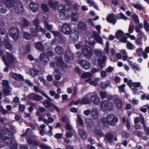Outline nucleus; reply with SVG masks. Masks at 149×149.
I'll use <instances>...</instances> for the list:
<instances>
[{
    "label": "nucleus",
    "mask_w": 149,
    "mask_h": 149,
    "mask_svg": "<svg viewBox=\"0 0 149 149\" xmlns=\"http://www.w3.org/2000/svg\"><path fill=\"white\" fill-rule=\"evenodd\" d=\"M0 137L3 139L7 144H11V149H16L17 144L15 139L11 135L9 134L10 132L7 129H2L0 127Z\"/></svg>",
    "instance_id": "f257e3e1"
},
{
    "label": "nucleus",
    "mask_w": 149,
    "mask_h": 149,
    "mask_svg": "<svg viewBox=\"0 0 149 149\" xmlns=\"http://www.w3.org/2000/svg\"><path fill=\"white\" fill-rule=\"evenodd\" d=\"M2 60L6 66H9L10 64L18 62L16 57L12 54L8 52L5 56H3Z\"/></svg>",
    "instance_id": "f03ea898"
},
{
    "label": "nucleus",
    "mask_w": 149,
    "mask_h": 149,
    "mask_svg": "<svg viewBox=\"0 0 149 149\" xmlns=\"http://www.w3.org/2000/svg\"><path fill=\"white\" fill-rule=\"evenodd\" d=\"M50 66L51 68H54L55 71L58 73H61V70L62 69L61 68L62 66L64 68L67 67V65L63 63L61 58H59L58 59L57 61L55 63L53 62L50 63Z\"/></svg>",
    "instance_id": "7ed1b4c3"
},
{
    "label": "nucleus",
    "mask_w": 149,
    "mask_h": 149,
    "mask_svg": "<svg viewBox=\"0 0 149 149\" xmlns=\"http://www.w3.org/2000/svg\"><path fill=\"white\" fill-rule=\"evenodd\" d=\"M105 118L107 124L112 126L116 125L118 121L117 116L112 113L108 114Z\"/></svg>",
    "instance_id": "20e7f679"
},
{
    "label": "nucleus",
    "mask_w": 149,
    "mask_h": 149,
    "mask_svg": "<svg viewBox=\"0 0 149 149\" xmlns=\"http://www.w3.org/2000/svg\"><path fill=\"white\" fill-rule=\"evenodd\" d=\"M19 31L18 29L15 28H12L9 30L10 35L15 41L17 40L19 37Z\"/></svg>",
    "instance_id": "39448f33"
},
{
    "label": "nucleus",
    "mask_w": 149,
    "mask_h": 149,
    "mask_svg": "<svg viewBox=\"0 0 149 149\" xmlns=\"http://www.w3.org/2000/svg\"><path fill=\"white\" fill-rule=\"evenodd\" d=\"M30 129H28L26 130V132L25 134L24 135H28L29 136H30V137L28 139L27 141L30 144H31L33 145H38V143L36 141L32 140L31 139L33 138V137H34V138L35 139H36L37 138V136H33V133L32 132H31L29 133V134L28 133L29 132H30Z\"/></svg>",
    "instance_id": "423d86ee"
},
{
    "label": "nucleus",
    "mask_w": 149,
    "mask_h": 149,
    "mask_svg": "<svg viewBox=\"0 0 149 149\" xmlns=\"http://www.w3.org/2000/svg\"><path fill=\"white\" fill-rule=\"evenodd\" d=\"M82 52L84 55L87 58H90L93 54V50L88 45H84L82 49Z\"/></svg>",
    "instance_id": "0eeeda50"
},
{
    "label": "nucleus",
    "mask_w": 149,
    "mask_h": 149,
    "mask_svg": "<svg viewBox=\"0 0 149 149\" xmlns=\"http://www.w3.org/2000/svg\"><path fill=\"white\" fill-rule=\"evenodd\" d=\"M3 83L4 86L3 91L4 94L6 95H10L12 90L9 86L8 81L6 80H3Z\"/></svg>",
    "instance_id": "6e6552de"
},
{
    "label": "nucleus",
    "mask_w": 149,
    "mask_h": 149,
    "mask_svg": "<svg viewBox=\"0 0 149 149\" xmlns=\"http://www.w3.org/2000/svg\"><path fill=\"white\" fill-rule=\"evenodd\" d=\"M100 106L102 110L103 111H106L108 110H111L113 107L114 106H109L108 102L106 100L103 101L101 103Z\"/></svg>",
    "instance_id": "1a4fd4ad"
},
{
    "label": "nucleus",
    "mask_w": 149,
    "mask_h": 149,
    "mask_svg": "<svg viewBox=\"0 0 149 149\" xmlns=\"http://www.w3.org/2000/svg\"><path fill=\"white\" fill-rule=\"evenodd\" d=\"M61 31L67 35L70 34L72 32L70 24L68 23H65L62 26Z\"/></svg>",
    "instance_id": "9d476101"
},
{
    "label": "nucleus",
    "mask_w": 149,
    "mask_h": 149,
    "mask_svg": "<svg viewBox=\"0 0 149 149\" xmlns=\"http://www.w3.org/2000/svg\"><path fill=\"white\" fill-rule=\"evenodd\" d=\"M90 94V100L92 102L96 105H98L100 103V99L97 95L95 93Z\"/></svg>",
    "instance_id": "9b49d317"
},
{
    "label": "nucleus",
    "mask_w": 149,
    "mask_h": 149,
    "mask_svg": "<svg viewBox=\"0 0 149 149\" xmlns=\"http://www.w3.org/2000/svg\"><path fill=\"white\" fill-rule=\"evenodd\" d=\"M8 36L5 29L3 28H0V41L4 42L7 41Z\"/></svg>",
    "instance_id": "f8f14e48"
},
{
    "label": "nucleus",
    "mask_w": 149,
    "mask_h": 149,
    "mask_svg": "<svg viewBox=\"0 0 149 149\" xmlns=\"http://www.w3.org/2000/svg\"><path fill=\"white\" fill-rule=\"evenodd\" d=\"M102 59L100 58H99L98 59L97 68L99 70H102L104 67V66L103 64L105 63L107 59V57L105 55H103L102 56Z\"/></svg>",
    "instance_id": "ddd939ff"
},
{
    "label": "nucleus",
    "mask_w": 149,
    "mask_h": 149,
    "mask_svg": "<svg viewBox=\"0 0 149 149\" xmlns=\"http://www.w3.org/2000/svg\"><path fill=\"white\" fill-rule=\"evenodd\" d=\"M40 94L46 97L48 99L47 100H44L42 102L43 105L45 107L49 109L51 106V104L50 102H51L52 99L49 98L43 92L40 91Z\"/></svg>",
    "instance_id": "4468645a"
},
{
    "label": "nucleus",
    "mask_w": 149,
    "mask_h": 149,
    "mask_svg": "<svg viewBox=\"0 0 149 149\" xmlns=\"http://www.w3.org/2000/svg\"><path fill=\"white\" fill-rule=\"evenodd\" d=\"M3 2L5 4V6L6 7L11 8L13 9L15 6L16 3L15 0H2Z\"/></svg>",
    "instance_id": "2eb2a0df"
},
{
    "label": "nucleus",
    "mask_w": 149,
    "mask_h": 149,
    "mask_svg": "<svg viewBox=\"0 0 149 149\" xmlns=\"http://www.w3.org/2000/svg\"><path fill=\"white\" fill-rule=\"evenodd\" d=\"M116 16L113 13H110L108 15L106 18L107 21L114 24L116 22Z\"/></svg>",
    "instance_id": "dca6fc26"
},
{
    "label": "nucleus",
    "mask_w": 149,
    "mask_h": 149,
    "mask_svg": "<svg viewBox=\"0 0 149 149\" xmlns=\"http://www.w3.org/2000/svg\"><path fill=\"white\" fill-rule=\"evenodd\" d=\"M78 62L81 66L85 70L89 69L90 68V65L89 63L86 60H79Z\"/></svg>",
    "instance_id": "f3484780"
},
{
    "label": "nucleus",
    "mask_w": 149,
    "mask_h": 149,
    "mask_svg": "<svg viewBox=\"0 0 149 149\" xmlns=\"http://www.w3.org/2000/svg\"><path fill=\"white\" fill-rule=\"evenodd\" d=\"M13 9L18 13H22L24 10V8L22 4L20 2H19L16 3Z\"/></svg>",
    "instance_id": "a211bd4d"
},
{
    "label": "nucleus",
    "mask_w": 149,
    "mask_h": 149,
    "mask_svg": "<svg viewBox=\"0 0 149 149\" xmlns=\"http://www.w3.org/2000/svg\"><path fill=\"white\" fill-rule=\"evenodd\" d=\"M28 97L29 99L33 100L36 101H39L43 99L42 96L34 93L30 94L28 95Z\"/></svg>",
    "instance_id": "6ab92c4d"
},
{
    "label": "nucleus",
    "mask_w": 149,
    "mask_h": 149,
    "mask_svg": "<svg viewBox=\"0 0 149 149\" xmlns=\"http://www.w3.org/2000/svg\"><path fill=\"white\" fill-rule=\"evenodd\" d=\"M74 54L70 50H68L65 54V59L66 62H69L70 60L73 59Z\"/></svg>",
    "instance_id": "aec40b11"
},
{
    "label": "nucleus",
    "mask_w": 149,
    "mask_h": 149,
    "mask_svg": "<svg viewBox=\"0 0 149 149\" xmlns=\"http://www.w3.org/2000/svg\"><path fill=\"white\" fill-rule=\"evenodd\" d=\"M29 6L30 9L33 12H36L38 10V4L36 2L33 1H31Z\"/></svg>",
    "instance_id": "412c9836"
},
{
    "label": "nucleus",
    "mask_w": 149,
    "mask_h": 149,
    "mask_svg": "<svg viewBox=\"0 0 149 149\" xmlns=\"http://www.w3.org/2000/svg\"><path fill=\"white\" fill-rule=\"evenodd\" d=\"M106 119L105 117H103L101 119L99 120L97 122L98 126L101 127L107 126L108 124Z\"/></svg>",
    "instance_id": "4be33fe9"
},
{
    "label": "nucleus",
    "mask_w": 149,
    "mask_h": 149,
    "mask_svg": "<svg viewBox=\"0 0 149 149\" xmlns=\"http://www.w3.org/2000/svg\"><path fill=\"white\" fill-rule=\"evenodd\" d=\"M90 95V94L88 93L81 100L80 103L81 104L90 103L91 101L89 98Z\"/></svg>",
    "instance_id": "5701e85b"
},
{
    "label": "nucleus",
    "mask_w": 149,
    "mask_h": 149,
    "mask_svg": "<svg viewBox=\"0 0 149 149\" xmlns=\"http://www.w3.org/2000/svg\"><path fill=\"white\" fill-rule=\"evenodd\" d=\"M100 79L99 78H97L95 80L91 81V79L90 78H88L86 80V82H88L90 84L94 86L97 87L98 85V82Z\"/></svg>",
    "instance_id": "b1692460"
},
{
    "label": "nucleus",
    "mask_w": 149,
    "mask_h": 149,
    "mask_svg": "<svg viewBox=\"0 0 149 149\" xmlns=\"http://www.w3.org/2000/svg\"><path fill=\"white\" fill-rule=\"evenodd\" d=\"M10 75L16 80L22 81L24 80L23 76L20 74H17L11 72L10 73Z\"/></svg>",
    "instance_id": "393cba45"
},
{
    "label": "nucleus",
    "mask_w": 149,
    "mask_h": 149,
    "mask_svg": "<svg viewBox=\"0 0 149 149\" xmlns=\"http://www.w3.org/2000/svg\"><path fill=\"white\" fill-rule=\"evenodd\" d=\"M132 57H129L128 59V61L129 63V65L134 70H136L137 71H139L140 70L139 66L138 64L135 63H132V62L129 60L130 58H132Z\"/></svg>",
    "instance_id": "a878e982"
},
{
    "label": "nucleus",
    "mask_w": 149,
    "mask_h": 149,
    "mask_svg": "<svg viewBox=\"0 0 149 149\" xmlns=\"http://www.w3.org/2000/svg\"><path fill=\"white\" fill-rule=\"evenodd\" d=\"M59 3V1L56 0H49L48 2L49 6L53 9L56 8Z\"/></svg>",
    "instance_id": "bb28decb"
},
{
    "label": "nucleus",
    "mask_w": 149,
    "mask_h": 149,
    "mask_svg": "<svg viewBox=\"0 0 149 149\" xmlns=\"http://www.w3.org/2000/svg\"><path fill=\"white\" fill-rule=\"evenodd\" d=\"M91 115L92 118L93 119H97L99 116V112L98 110L96 109H93L91 112Z\"/></svg>",
    "instance_id": "cd10ccee"
},
{
    "label": "nucleus",
    "mask_w": 149,
    "mask_h": 149,
    "mask_svg": "<svg viewBox=\"0 0 149 149\" xmlns=\"http://www.w3.org/2000/svg\"><path fill=\"white\" fill-rule=\"evenodd\" d=\"M95 136L98 139L103 137L104 135V134L99 129H95L93 132Z\"/></svg>",
    "instance_id": "c85d7f7f"
},
{
    "label": "nucleus",
    "mask_w": 149,
    "mask_h": 149,
    "mask_svg": "<svg viewBox=\"0 0 149 149\" xmlns=\"http://www.w3.org/2000/svg\"><path fill=\"white\" fill-rule=\"evenodd\" d=\"M127 84L130 88L132 87L134 88H138L140 86L141 83L140 82H132L131 81H129Z\"/></svg>",
    "instance_id": "c756f323"
},
{
    "label": "nucleus",
    "mask_w": 149,
    "mask_h": 149,
    "mask_svg": "<svg viewBox=\"0 0 149 149\" xmlns=\"http://www.w3.org/2000/svg\"><path fill=\"white\" fill-rule=\"evenodd\" d=\"M93 33L95 39L96 41L100 44H103V42L102 38L99 36L97 35L95 32L94 31Z\"/></svg>",
    "instance_id": "7c9ffc66"
},
{
    "label": "nucleus",
    "mask_w": 149,
    "mask_h": 149,
    "mask_svg": "<svg viewBox=\"0 0 149 149\" xmlns=\"http://www.w3.org/2000/svg\"><path fill=\"white\" fill-rule=\"evenodd\" d=\"M70 15L68 14L61 13L59 15L60 18L62 20L68 19L70 17Z\"/></svg>",
    "instance_id": "2f4dec72"
},
{
    "label": "nucleus",
    "mask_w": 149,
    "mask_h": 149,
    "mask_svg": "<svg viewBox=\"0 0 149 149\" xmlns=\"http://www.w3.org/2000/svg\"><path fill=\"white\" fill-rule=\"evenodd\" d=\"M3 2H0V13H4L6 11V7Z\"/></svg>",
    "instance_id": "473e14b6"
},
{
    "label": "nucleus",
    "mask_w": 149,
    "mask_h": 149,
    "mask_svg": "<svg viewBox=\"0 0 149 149\" xmlns=\"http://www.w3.org/2000/svg\"><path fill=\"white\" fill-rule=\"evenodd\" d=\"M140 117L141 119V122H142V123L143 125L144 131L146 133V135H149V127H147L144 124V118L142 116H141Z\"/></svg>",
    "instance_id": "72a5a7b5"
},
{
    "label": "nucleus",
    "mask_w": 149,
    "mask_h": 149,
    "mask_svg": "<svg viewBox=\"0 0 149 149\" xmlns=\"http://www.w3.org/2000/svg\"><path fill=\"white\" fill-rule=\"evenodd\" d=\"M78 28L79 29L85 30L86 29V26L84 22L81 21L79 22L78 24Z\"/></svg>",
    "instance_id": "f704fd0d"
},
{
    "label": "nucleus",
    "mask_w": 149,
    "mask_h": 149,
    "mask_svg": "<svg viewBox=\"0 0 149 149\" xmlns=\"http://www.w3.org/2000/svg\"><path fill=\"white\" fill-rule=\"evenodd\" d=\"M40 58L41 61L43 62H48L49 60L47 56L44 53H42L40 55Z\"/></svg>",
    "instance_id": "c9c22d12"
},
{
    "label": "nucleus",
    "mask_w": 149,
    "mask_h": 149,
    "mask_svg": "<svg viewBox=\"0 0 149 149\" xmlns=\"http://www.w3.org/2000/svg\"><path fill=\"white\" fill-rule=\"evenodd\" d=\"M79 134L82 138L84 139H85L87 137V135L85 132L82 129H79L78 131Z\"/></svg>",
    "instance_id": "e433bc0d"
},
{
    "label": "nucleus",
    "mask_w": 149,
    "mask_h": 149,
    "mask_svg": "<svg viewBox=\"0 0 149 149\" xmlns=\"http://www.w3.org/2000/svg\"><path fill=\"white\" fill-rule=\"evenodd\" d=\"M86 123L88 128H91L94 125V124L91 118H88L85 120Z\"/></svg>",
    "instance_id": "4c0bfd02"
},
{
    "label": "nucleus",
    "mask_w": 149,
    "mask_h": 149,
    "mask_svg": "<svg viewBox=\"0 0 149 149\" xmlns=\"http://www.w3.org/2000/svg\"><path fill=\"white\" fill-rule=\"evenodd\" d=\"M79 17V14L77 13H73L71 15L72 20L75 22H77Z\"/></svg>",
    "instance_id": "58836bf2"
},
{
    "label": "nucleus",
    "mask_w": 149,
    "mask_h": 149,
    "mask_svg": "<svg viewBox=\"0 0 149 149\" xmlns=\"http://www.w3.org/2000/svg\"><path fill=\"white\" fill-rule=\"evenodd\" d=\"M114 102L116 103V106L119 109H120L122 108V102L121 101L118 99L115 100Z\"/></svg>",
    "instance_id": "ea45409f"
},
{
    "label": "nucleus",
    "mask_w": 149,
    "mask_h": 149,
    "mask_svg": "<svg viewBox=\"0 0 149 149\" xmlns=\"http://www.w3.org/2000/svg\"><path fill=\"white\" fill-rule=\"evenodd\" d=\"M55 50L56 53L59 54H63L64 51L63 47L60 46H57L55 49Z\"/></svg>",
    "instance_id": "a19ab883"
},
{
    "label": "nucleus",
    "mask_w": 149,
    "mask_h": 149,
    "mask_svg": "<svg viewBox=\"0 0 149 149\" xmlns=\"http://www.w3.org/2000/svg\"><path fill=\"white\" fill-rule=\"evenodd\" d=\"M30 73L32 77H34L38 74L39 71L33 69H31L30 70Z\"/></svg>",
    "instance_id": "79ce46f5"
},
{
    "label": "nucleus",
    "mask_w": 149,
    "mask_h": 149,
    "mask_svg": "<svg viewBox=\"0 0 149 149\" xmlns=\"http://www.w3.org/2000/svg\"><path fill=\"white\" fill-rule=\"evenodd\" d=\"M74 36H70L71 39L73 41H77L79 38V34L78 31H76L74 32Z\"/></svg>",
    "instance_id": "37998d69"
},
{
    "label": "nucleus",
    "mask_w": 149,
    "mask_h": 149,
    "mask_svg": "<svg viewBox=\"0 0 149 149\" xmlns=\"http://www.w3.org/2000/svg\"><path fill=\"white\" fill-rule=\"evenodd\" d=\"M110 84L109 81H106L105 82L101 83V85L102 88L105 89L107 88Z\"/></svg>",
    "instance_id": "c03bdc74"
},
{
    "label": "nucleus",
    "mask_w": 149,
    "mask_h": 149,
    "mask_svg": "<svg viewBox=\"0 0 149 149\" xmlns=\"http://www.w3.org/2000/svg\"><path fill=\"white\" fill-rule=\"evenodd\" d=\"M35 47L37 49L40 51H42L44 48L42 43L40 42H38L36 43Z\"/></svg>",
    "instance_id": "a18cd8bd"
},
{
    "label": "nucleus",
    "mask_w": 149,
    "mask_h": 149,
    "mask_svg": "<svg viewBox=\"0 0 149 149\" xmlns=\"http://www.w3.org/2000/svg\"><path fill=\"white\" fill-rule=\"evenodd\" d=\"M86 2L91 5L92 6L96 9L99 10L98 9L97 6L95 4L94 0H87Z\"/></svg>",
    "instance_id": "49530a36"
},
{
    "label": "nucleus",
    "mask_w": 149,
    "mask_h": 149,
    "mask_svg": "<svg viewBox=\"0 0 149 149\" xmlns=\"http://www.w3.org/2000/svg\"><path fill=\"white\" fill-rule=\"evenodd\" d=\"M126 46L128 49L131 50L135 49V46L132 43L129 41L127 42Z\"/></svg>",
    "instance_id": "de8ad7c7"
},
{
    "label": "nucleus",
    "mask_w": 149,
    "mask_h": 149,
    "mask_svg": "<svg viewBox=\"0 0 149 149\" xmlns=\"http://www.w3.org/2000/svg\"><path fill=\"white\" fill-rule=\"evenodd\" d=\"M36 29L37 32L41 31L43 33H45L46 32L45 30L42 28L40 25L36 26Z\"/></svg>",
    "instance_id": "09e8293b"
},
{
    "label": "nucleus",
    "mask_w": 149,
    "mask_h": 149,
    "mask_svg": "<svg viewBox=\"0 0 149 149\" xmlns=\"http://www.w3.org/2000/svg\"><path fill=\"white\" fill-rule=\"evenodd\" d=\"M58 9L60 12L63 13L65 11V5L59 4L58 7Z\"/></svg>",
    "instance_id": "8fccbe9b"
},
{
    "label": "nucleus",
    "mask_w": 149,
    "mask_h": 149,
    "mask_svg": "<svg viewBox=\"0 0 149 149\" xmlns=\"http://www.w3.org/2000/svg\"><path fill=\"white\" fill-rule=\"evenodd\" d=\"M124 34L123 32L121 30H118L116 33V37L117 39L120 38L121 36H123Z\"/></svg>",
    "instance_id": "3c124183"
},
{
    "label": "nucleus",
    "mask_w": 149,
    "mask_h": 149,
    "mask_svg": "<svg viewBox=\"0 0 149 149\" xmlns=\"http://www.w3.org/2000/svg\"><path fill=\"white\" fill-rule=\"evenodd\" d=\"M7 40V41H6L5 43H4V44L7 49H8L10 51H12L13 49V48L11 45L9 43L8 38Z\"/></svg>",
    "instance_id": "603ef678"
},
{
    "label": "nucleus",
    "mask_w": 149,
    "mask_h": 149,
    "mask_svg": "<svg viewBox=\"0 0 149 149\" xmlns=\"http://www.w3.org/2000/svg\"><path fill=\"white\" fill-rule=\"evenodd\" d=\"M126 86L125 84H123L120 86H118V88L119 89V91L120 92L124 93L125 92V88Z\"/></svg>",
    "instance_id": "864d4df0"
},
{
    "label": "nucleus",
    "mask_w": 149,
    "mask_h": 149,
    "mask_svg": "<svg viewBox=\"0 0 149 149\" xmlns=\"http://www.w3.org/2000/svg\"><path fill=\"white\" fill-rule=\"evenodd\" d=\"M24 38L26 40H29L31 38V35L26 32H24L23 33Z\"/></svg>",
    "instance_id": "5fc2aeb1"
},
{
    "label": "nucleus",
    "mask_w": 149,
    "mask_h": 149,
    "mask_svg": "<svg viewBox=\"0 0 149 149\" xmlns=\"http://www.w3.org/2000/svg\"><path fill=\"white\" fill-rule=\"evenodd\" d=\"M94 53L99 56H102L103 52L100 49H96L95 50Z\"/></svg>",
    "instance_id": "6e6d98bb"
},
{
    "label": "nucleus",
    "mask_w": 149,
    "mask_h": 149,
    "mask_svg": "<svg viewBox=\"0 0 149 149\" xmlns=\"http://www.w3.org/2000/svg\"><path fill=\"white\" fill-rule=\"evenodd\" d=\"M109 42L108 41L106 43V47L104 49V52L107 54H108L109 53Z\"/></svg>",
    "instance_id": "4d7b16f0"
},
{
    "label": "nucleus",
    "mask_w": 149,
    "mask_h": 149,
    "mask_svg": "<svg viewBox=\"0 0 149 149\" xmlns=\"http://www.w3.org/2000/svg\"><path fill=\"white\" fill-rule=\"evenodd\" d=\"M100 95L102 99L106 98L107 95V94L106 92L102 91L100 92Z\"/></svg>",
    "instance_id": "13d9d810"
},
{
    "label": "nucleus",
    "mask_w": 149,
    "mask_h": 149,
    "mask_svg": "<svg viewBox=\"0 0 149 149\" xmlns=\"http://www.w3.org/2000/svg\"><path fill=\"white\" fill-rule=\"evenodd\" d=\"M38 120L39 121H43L45 123L47 122V119L45 118L44 115L40 116L38 118Z\"/></svg>",
    "instance_id": "bf43d9fd"
},
{
    "label": "nucleus",
    "mask_w": 149,
    "mask_h": 149,
    "mask_svg": "<svg viewBox=\"0 0 149 149\" xmlns=\"http://www.w3.org/2000/svg\"><path fill=\"white\" fill-rule=\"evenodd\" d=\"M92 74L90 72L84 73L82 74V77L83 78H86L92 76Z\"/></svg>",
    "instance_id": "052dcab7"
},
{
    "label": "nucleus",
    "mask_w": 149,
    "mask_h": 149,
    "mask_svg": "<svg viewBox=\"0 0 149 149\" xmlns=\"http://www.w3.org/2000/svg\"><path fill=\"white\" fill-rule=\"evenodd\" d=\"M144 27L146 31H149V23L146 21L144 22Z\"/></svg>",
    "instance_id": "680f3d73"
},
{
    "label": "nucleus",
    "mask_w": 149,
    "mask_h": 149,
    "mask_svg": "<svg viewBox=\"0 0 149 149\" xmlns=\"http://www.w3.org/2000/svg\"><path fill=\"white\" fill-rule=\"evenodd\" d=\"M41 7L44 11L46 12L48 11L49 9L47 4H43L42 5Z\"/></svg>",
    "instance_id": "e2e57ef3"
},
{
    "label": "nucleus",
    "mask_w": 149,
    "mask_h": 149,
    "mask_svg": "<svg viewBox=\"0 0 149 149\" xmlns=\"http://www.w3.org/2000/svg\"><path fill=\"white\" fill-rule=\"evenodd\" d=\"M77 123L81 125L83 124V121L81 117L79 115L77 116Z\"/></svg>",
    "instance_id": "0e129e2a"
},
{
    "label": "nucleus",
    "mask_w": 149,
    "mask_h": 149,
    "mask_svg": "<svg viewBox=\"0 0 149 149\" xmlns=\"http://www.w3.org/2000/svg\"><path fill=\"white\" fill-rule=\"evenodd\" d=\"M82 41L79 42L78 43L75 45V46L77 49H79L82 46L83 43Z\"/></svg>",
    "instance_id": "69168bd1"
},
{
    "label": "nucleus",
    "mask_w": 149,
    "mask_h": 149,
    "mask_svg": "<svg viewBox=\"0 0 149 149\" xmlns=\"http://www.w3.org/2000/svg\"><path fill=\"white\" fill-rule=\"evenodd\" d=\"M133 134L135 135H137L139 137H141L142 135L141 132L137 130H135L133 132Z\"/></svg>",
    "instance_id": "338daca9"
},
{
    "label": "nucleus",
    "mask_w": 149,
    "mask_h": 149,
    "mask_svg": "<svg viewBox=\"0 0 149 149\" xmlns=\"http://www.w3.org/2000/svg\"><path fill=\"white\" fill-rule=\"evenodd\" d=\"M40 147L41 149H51L50 146L44 144H41L40 145Z\"/></svg>",
    "instance_id": "774afa93"
}]
</instances>
